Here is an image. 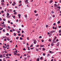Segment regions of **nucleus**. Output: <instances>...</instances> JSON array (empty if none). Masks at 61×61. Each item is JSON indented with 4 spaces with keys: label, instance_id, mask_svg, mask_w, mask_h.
Returning a JSON list of instances; mask_svg holds the SVG:
<instances>
[{
    "label": "nucleus",
    "instance_id": "3",
    "mask_svg": "<svg viewBox=\"0 0 61 61\" xmlns=\"http://www.w3.org/2000/svg\"><path fill=\"white\" fill-rule=\"evenodd\" d=\"M55 41L54 40H53V42L52 43H56V41Z\"/></svg>",
    "mask_w": 61,
    "mask_h": 61
},
{
    "label": "nucleus",
    "instance_id": "19",
    "mask_svg": "<svg viewBox=\"0 0 61 61\" xmlns=\"http://www.w3.org/2000/svg\"><path fill=\"white\" fill-rule=\"evenodd\" d=\"M8 28L9 29H10V28H11V27H10V26H9L8 27Z\"/></svg>",
    "mask_w": 61,
    "mask_h": 61
},
{
    "label": "nucleus",
    "instance_id": "41",
    "mask_svg": "<svg viewBox=\"0 0 61 61\" xmlns=\"http://www.w3.org/2000/svg\"><path fill=\"white\" fill-rule=\"evenodd\" d=\"M46 50V49H44V48H43V51H44V50Z\"/></svg>",
    "mask_w": 61,
    "mask_h": 61
},
{
    "label": "nucleus",
    "instance_id": "49",
    "mask_svg": "<svg viewBox=\"0 0 61 61\" xmlns=\"http://www.w3.org/2000/svg\"><path fill=\"white\" fill-rule=\"evenodd\" d=\"M3 48H5V46H3Z\"/></svg>",
    "mask_w": 61,
    "mask_h": 61
},
{
    "label": "nucleus",
    "instance_id": "50",
    "mask_svg": "<svg viewBox=\"0 0 61 61\" xmlns=\"http://www.w3.org/2000/svg\"><path fill=\"white\" fill-rule=\"evenodd\" d=\"M41 42H44V41L42 39L41 40Z\"/></svg>",
    "mask_w": 61,
    "mask_h": 61
},
{
    "label": "nucleus",
    "instance_id": "42",
    "mask_svg": "<svg viewBox=\"0 0 61 61\" xmlns=\"http://www.w3.org/2000/svg\"><path fill=\"white\" fill-rule=\"evenodd\" d=\"M3 21H5V20H5V19H3Z\"/></svg>",
    "mask_w": 61,
    "mask_h": 61
},
{
    "label": "nucleus",
    "instance_id": "58",
    "mask_svg": "<svg viewBox=\"0 0 61 61\" xmlns=\"http://www.w3.org/2000/svg\"><path fill=\"white\" fill-rule=\"evenodd\" d=\"M21 26H22V27H24V25H21Z\"/></svg>",
    "mask_w": 61,
    "mask_h": 61
},
{
    "label": "nucleus",
    "instance_id": "9",
    "mask_svg": "<svg viewBox=\"0 0 61 61\" xmlns=\"http://www.w3.org/2000/svg\"><path fill=\"white\" fill-rule=\"evenodd\" d=\"M57 26H55V28L54 29H55V30H56V28H57Z\"/></svg>",
    "mask_w": 61,
    "mask_h": 61
},
{
    "label": "nucleus",
    "instance_id": "59",
    "mask_svg": "<svg viewBox=\"0 0 61 61\" xmlns=\"http://www.w3.org/2000/svg\"><path fill=\"white\" fill-rule=\"evenodd\" d=\"M0 21H2V18H0Z\"/></svg>",
    "mask_w": 61,
    "mask_h": 61
},
{
    "label": "nucleus",
    "instance_id": "57",
    "mask_svg": "<svg viewBox=\"0 0 61 61\" xmlns=\"http://www.w3.org/2000/svg\"><path fill=\"white\" fill-rule=\"evenodd\" d=\"M9 55L10 56H11V54H9Z\"/></svg>",
    "mask_w": 61,
    "mask_h": 61
},
{
    "label": "nucleus",
    "instance_id": "63",
    "mask_svg": "<svg viewBox=\"0 0 61 61\" xmlns=\"http://www.w3.org/2000/svg\"><path fill=\"white\" fill-rule=\"evenodd\" d=\"M39 50H41V48H39Z\"/></svg>",
    "mask_w": 61,
    "mask_h": 61
},
{
    "label": "nucleus",
    "instance_id": "34",
    "mask_svg": "<svg viewBox=\"0 0 61 61\" xmlns=\"http://www.w3.org/2000/svg\"><path fill=\"white\" fill-rule=\"evenodd\" d=\"M1 2H5L4 0H1Z\"/></svg>",
    "mask_w": 61,
    "mask_h": 61
},
{
    "label": "nucleus",
    "instance_id": "4",
    "mask_svg": "<svg viewBox=\"0 0 61 61\" xmlns=\"http://www.w3.org/2000/svg\"><path fill=\"white\" fill-rule=\"evenodd\" d=\"M59 45V42H58L57 43V44L56 45L57 46H58Z\"/></svg>",
    "mask_w": 61,
    "mask_h": 61
},
{
    "label": "nucleus",
    "instance_id": "43",
    "mask_svg": "<svg viewBox=\"0 0 61 61\" xmlns=\"http://www.w3.org/2000/svg\"><path fill=\"white\" fill-rule=\"evenodd\" d=\"M53 17H55V15H53Z\"/></svg>",
    "mask_w": 61,
    "mask_h": 61
},
{
    "label": "nucleus",
    "instance_id": "47",
    "mask_svg": "<svg viewBox=\"0 0 61 61\" xmlns=\"http://www.w3.org/2000/svg\"><path fill=\"white\" fill-rule=\"evenodd\" d=\"M2 57V55H0V58H1Z\"/></svg>",
    "mask_w": 61,
    "mask_h": 61
},
{
    "label": "nucleus",
    "instance_id": "55",
    "mask_svg": "<svg viewBox=\"0 0 61 61\" xmlns=\"http://www.w3.org/2000/svg\"><path fill=\"white\" fill-rule=\"evenodd\" d=\"M21 5H22V4H21L20 5H19V6H21Z\"/></svg>",
    "mask_w": 61,
    "mask_h": 61
},
{
    "label": "nucleus",
    "instance_id": "61",
    "mask_svg": "<svg viewBox=\"0 0 61 61\" xmlns=\"http://www.w3.org/2000/svg\"><path fill=\"white\" fill-rule=\"evenodd\" d=\"M15 52L16 53H17V50H16V51H15Z\"/></svg>",
    "mask_w": 61,
    "mask_h": 61
},
{
    "label": "nucleus",
    "instance_id": "44",
    "mask_svg": "<svg viewBox=\"0 0 61 61\" xmlns=\"http://www.w3.org/2000/svg\"><path fill=\"white\" fill-rule=\"evenodd\" d=\"M39 46V45H37L36 46L37 47H38V46Z\"/></svg>",
    "mask_w": 61,
    "mask_h": 61
},
{
    "label": "nucleus",
    "instance_id": "24",
    "mask_svg": "<svg viewBox=\"0 0 61 61\" xmlns=\"http://www.w3.org/2000/svg\"><path fill=\"white\" fill-rule=\"evenodd\" d=\"M46 27H48V25H46Z\"/></svg>",
    "mask_w": 61,
    "mask_h": 61
},
{
    "label": "nucleus",
    "instance_id": "26",
    "mask_svg": "<svg viewBox=\"0 0 61 61\" xmlns=\"http://www.w3.org/2000/svg\"><path fill=\"white\" fill-rule=\"evenodd\" d=\"M14 15H15L16 14H17V12H14Z\"/></svg>",
    "mask_w": 61,
    "mask_h": 61
},
{
    "label": "nucleus",
    "instance_id": "15",
    "mask_svg": "<svg viewBox=\"0 0 61 61\" xmlns=\"http://www.w3.org/2000/svg\"><path fill=\"white\" fill-rule=\"evenodd\" d=\"M16 35V34H15V33H14V34L13 35V36H15Z\"/></svg>",
    "mask_w": 61,
    "mask_h": 61
},
{
    "label": "nucleus",
    "instance_id": "10",
    "mask_svg": "<svg viewBox=\"0 0 61 61\" xmlns=\"http://www.w3.org/2000/svg\"><path fill=\"white\" fill-rule=\"evenodd\" d=\"M1 5H4V3L3 2H2L1 3Z\"/></svg>",
    "mask_w": 61,
    "mask_h": 61
},
{
    "label": "nucleus",
    "instance_id": "46",
    "mask_svg": "<svg viewBox=\"0 0 61 61\" xmlns=\"http://www.w3.org/2000/svg\"><path fill=\"white\" fill-rule=\"evenodd\" d=\"M49 41H51V39H49Z\"/></svg>",
    "mask_w": 61,
    "mask_h": 61
},
{
    "label": "nucleus",
    "instance_id": "27",
    "mask_svg": "<svg viewBox=\"0 0 61 61\" xmlns=\"http://www.w3.org/2000/svg\"><path fill=\"white\" fill-rule=\"evenodd\" d=\"M34 12L35 13H36V10H34Z\"/></svg>",
    "mask_w": 61,
    "mask_h": 61
},
{
    "label": "nucleus",
    "instance_id": "36",
    "mask_svg": "<svg viewBox=\"0 0 61 61\" xmlns=\"http://www.w3.org/2000/svg\"><path fill=\"white\" fill-rule=\"evenodd\" d=\"M46 55H45V53H43V55L44 56H45Z\"/></svg>",
    "mask_w": 61,
    "mask_h": 61
},
{
    "label": "nucleus",
    "instance_id": "21",
    "mask_svg": "<svg viewBox=\"0 0 61 61\" xmlns=\"http://www.w3.org/2000/svg\"><path fill=\"white\" fill-rule=\"evenodd\" d=\"M20 40H22L23 39V38H22L21 37H20Z\"/></svg>",
    "mask_w": 61,
    "mask_h": 61
},
{
    "label": "nucleus",
    "instance_id": "11",
    "mask_svg": "<svg viewBox=\"0 0 61 61\" xmlns=\"http://www.w3.org/2000/svg\"><path fill=\"white\" fill-rule=\"evenodd\" d=\"M7 39V40H8V41H10V40H9V38H8Z\"/></svg>",
    "mask_w": 61,
    "mask_h": 61
},
{
    "label": "nucleus",
    "instance_id": "35",
    "mask_svg": "<svg viewBox=\"0 0 61 61\" xmlns=\"http://www.w3.org/2000/svg\"><path fill=\"white\" fill-rule=\"evenodd\" d=\"M18 15L19 16V17H20V16H21V15L19 14Z\"/></svg>",
    "mask_w": 61,
    "mask_h": 61
},
{
    "label": "nucleus",
    "instance_id": "54",
    "mask_svg": "<svg viewBox=\"0 0 61 61\" xmlns=\"http://www.w3.org/2000/svg\"><path fill=\"white\" fill-rule=\"evenodd\" d=\"M52 31L53 32V33H54L55 32H56V30H52Z\"/></svg>",
    "mask_w": 61,
    "mask_h": 61
},
{
    "label": "nucleus",
    "instance_id": "25",
    "mask_svg": "<svg viewBox=\"0 0 61 61\" xmlns=\"http://www.w3.org/2000/svg\"><path fill=\"white\" fill-rule=\"evenodd\" d=\"M36 50L37 51H38V49H36Z\"/></svg>",
    "mask_w": 61,
    "mask_h": 61
},
{
    "label": "nucleus",
    "instance_id": "7",
    "mask_svg": "<svg viewBox=\"0 0 61 61\" xmlns=\"http://www.w3.org/2000/svg\"><path fill=\"white\" fill-rule=\"evenodd\" d=\"M60 21H59L57 22V24H60Z\"/></svg>",
    "mask_w": 61,
    "mask_h": 61
},
{
    "label": "nucleus",
    "instance_id": "48",
    "mask_svg": "<svg viewBox=\"0 0 61 61\" xmlns=\"http://www.w3.org/2000/svg\"><path fill=\"white\" fill-rule=\"evenodd\" d=\"M53 25H56V23H54V24H53Z\"/></svg>",
    "mask_w": 61,
    "mask_h": 61
},
{
    "label": "nucleus",
    "instance_id": "5",
    "mask_svg": "<svg viewBox=\"0 0 61 61\" xmlns=\"http://www.w3.org/2000/svg\"><path fill=\"white\" fill-rule=\"evenodd\" d=\"M2 26L4 28L5 27V24H3L2 25Z\"/></svg>",
    "mask_w": 61,
    "mask_h": 61
},
{
    "label": "nucleus",
    "instance_id": "20",
    "mask_svg": "<svg viewBox=\"0 0 61 61\" xmlns=\"http://www.w3.org/2000/svg\"><path fill=\"white\" fill-rule=\"evenodd\" d=\"M42 59H43V57H41L40 58V60H42Z\"/></svg>",
    "mask_w": 61,
    "mask_h": 61
},
{
    "label": "nucleus",
    "instance_id": "23",
    "mask_svg": "<svg viewBox=\"0 0 61 61\" xmlns=\"http://www.w3.org/2000/svg\"><path fill=\"white\" fill-rule=\"evenodd\" d=\"M24 36L23 35H21V37H24Z\"/></svg>",
    "mask_w": 61,
    "mask_h": 61
},
{
    "label": "nucleus",
    "instance_id": "8",
    "mask_svg": "<svg viewBox=\"0 0 61 61\" xmlns=\"http://www.w3.org/2000/svg\"><path fill=\"white\" fill-rule=\"evenodd\" d=\"M6 59H7L8 58H10V57H8H8H6Z\"/></svg>",
    "mask_w": 61,
    "mask_h": 61
},
{
    "label": "nucleus",
    "instance_id": "1",
    "mask_svg": "<svg viewBox=\"0 0 61 61\" xmlns=\"http://www.w3.org/2000/svg\"><path fill=\"white\" fill-rule=\"evenodd\" d=\"M34 44H36V40H34Z\"/></svg>",
    "mask_w": 61,
    "mask_h": 61
},
{
    "label": "nucleus",
    "instance_id": "33",
    "mask_svg": "<svg viewBox=\"0 0 61 61\" xmlns=\"http://www.w3.org/2000/svg\"><path fill=\"white\" fill-rule=\"evenodd\" d=\"M48 56H48H48H50V54H48Z\"/></svg>",
    "mask_w": 61,
    "mask_h": 61
},
{
    "label": "nucleus",
    "instance_id": "30",
    "mask_svg": "<svg viewBox=\"0 0 61 61\" xmlns=\"http://www.w3.org/2000/svg\"><path fill=\"white\" fill-rule=\"evenodd\" d=\"M25 17H27V15H25Z\"/></svg>",
    "mask_w": 61,
    "mask_h": 61
},
{
    "label": "nucleus",
    "instance_id": "2",
    "mask_svg": "<svg viewBox=\"0 0 61 61\" xmlns=\"http://www.w3.org/2000/svg\"><path fill=\"white\" fill-rule=\"evenodd\" d=\"M25 2L26 4H28V1L27 0L25 1Z\"/></svg>",
    "mask_w": 61,
    "mask_h": 61
},
{
    "label": "nucleus",
    "instance_id": "16",
    "mask_svg": "<svg viewBox=\"0 0 61 61\" xmlns=\"http://www.w3.org/2000/svg\"><path fill=\"white\" fill-rule=\"evenodd\" d=\"M37 61H39V58H38L37 59Z\"/></svg>",
    "mask_w": 61,
    "mask_h": 61
},
{
    "label": "nucleus",
    "instance_id": "28",
    "mask_svg": "<svg viewBox=\"0 0 61 61\" xmlns=\"http://www.w3.org/2000/svg\"><path fill=\"white\" fill-rule=\"evenodd\" d=\"M51 45L52 46H54V44H53V43H51Z\"/></svg>",
    "mask_w": 61,
    "mask_h": 61
},
{
    "label": "nucleus",
    "instance_id": "39",
    "mask_svg": "<svg viewBox=\"0 0 61 61\" xmlns=\"http://www.w3.org/2000/svg\"><path fill=\"white\" fill-rule=\"evenodd\" d=\"M13 3L14 4V5H15V2L14 1L13 2Z\"/></svg>",
    "mask_w": 61,
    "mask_h": 61
},
{
    "label": "nucleus",
    "instance_id": "40",
    "mask_svg": "<svg viewBox=\"0 0 61 61\" xmlns=\"http://www.w3.org/2000/svg\"><path fill=\"white\" fill-rule=\"evenodd\" d=\"M6 35L7 36H8V35H9V34H8V33H6Z\"/></svg>",
    "mask_w": 61,
    "mask_h": 61
},
{
    "label": "nucleus",
    "instance_id": "62",
    "mask_svg": "<svg viewBox=\"0 0 61 61\" xmlns=\"http://www.w3.org/2000/svg\"><path fill=\"white\" fill-rule=\"evenodd\" d=\"M14 55H17V54L16 53H15L14 54Z\"/></svg>",
    "mask_w": 61,
    "mask_h": 61
},
{
    "label": "nucleus",
    "instance_id": "53",
    "mask_svg": "<svg viewBox=\"0 0 61 61\" xmlns=\"http://www.w3.org/2000/svg\"><path fill=\"white\" fill-rule=\"evenodd\" d=\"M13 25L14 27H15L16 26H15V25Z\"/></svg>",
    "mask_w": 61,
    "mask_h": 61
},
{
    "label": "nucleus",
    "instance_id": "32",
    "mask_svg": "<svg viewBox=\"0 0 61 61\" xmlns=\"http://www.w3.org/2000/svg\"><path fill=\"white\" fill-rule=\"evenodd\" d=\"M19 38V37H16V39H18Z\"/></svg>",
    "mask_w": 61,
    "mask_h": 61
},
{
    "label": "nucleus",
    "instance_id": "56",
    "mask_svg": "<svg viewBox=\"0 0 61 61\" xmlns=\"http://www.w3.org/2000/svg\"><path fill=\"white\" fill-rule=\"evenodd\" d=\"M15 15H14L13 17V18H14V19H15Z\"/></svg>",
    "mask_w": 61,
    "mask_h": 61
},
{
    "label": "nucleus",
    "instance_id": "29",
    "mask_svg": "<svg viewBox=\"0 0 61 61\" xmlns=\"http://www.w3.org/2000/svg\"><path fill=\"white\" fill-rule=\"evenodd\" d=\"M59 33H61V30H60L59 31Z\"/></svg>",
    "mask_w": 61,
    "mask_h": 61
},
{
    "label": "nucleus",
    "instance_id": "12",
    "mask_svg": "<svg viewBox=\"0 0 61 61\" xmlns=\"http://www.w3.org/2000/svg\"><path fill=\"white\" fill-rule=\"evenodd\" d=\"M7 16H9V13H7Z\"/></svg>",
    "mask_w": 61,
    "mask_h": 61
},
{
    "label": "nucleus",
    "instance_id": "22",
    "mask_svg": "<svg viewBox=\"0 0 61 61\" xmlns=\"http://www.w3.org/2000/svg\"><path fill=\"white\" fill-rule=\"evenodd\" d=\"M17 56H20V54H17Z\"/></svg>",
    "mask_w": 61,
    "mask_h": 61
},
{
    "label": "nucleus",
    "instance_id": "13",
    "mask_svg": "<svg viewBox=\"0 0 61 61\" xmlns=\"http://www.w3.org/2000/svg\"><path fill=\"white\" fill-rule=\"evenodd\" d=\"M6 17L7 18H10V16H7Z\"/></svg>",
    "mask_w": 61,
    "mask_h": 61
},
{
    "label": "nucleus",
    "instance_id": "64",
    "mask_svg": "<svg viewBox=\"0 0 61 61\" xmlns=\"http://www.w3.org/2000/svg\"><path fill=\"white\" fill-rule=\"evenodd\" d=\"M58 27H59V28H61V26H59Z\"/></svg>",
    "mask_w": 61,
    "mask_h": 61
},
{
    "label": "nucleus",
    "instance_id": "31",
    "mask_svg": "<svg viewBox=\"0 0 61 61\" xmlns=\"http://www.w3.org/2000/svg\"><path fill=\"white\" fill-rule=\"evenodd\" d=\"M18 36H21V34H18Z\"/></svg>",
    "mask_w": 61,
    "mask_h": 61
},
{
    "label": "nucleus",
    "instance_id": "14",
    "mask_svg": "<svg viewBox=\"0 0 61 61\" xmlns=\"http://www.w3.org/2000/svg\"><path fill=\"white\" fill-rule=\"evenodd\" d=\"M1 13H3L4 12V11H3V10H2L1 11Z\"/></svg>",
    "mask_w": 61,
    "mask_h": 61
},
{
    "label": "nucleus",
    "instance_id": "52",
    "mask_svg": "<svg viewBox=\"0 0 61 61\" xmlns=\"http://www.w3.org/2000/svg\"><path fill=\"white\" fill-rule=\"evenodd\" d=\"M39 38H42V36H40L39 37Z\"/></svg>",
    "mask_w": 61,
    "mask_h": 61
},
{
    "label": "nucleus",
    "instance_id": "45",
    "mask_svg": "<svg viewBox=\"0 0 61 61\" xmlns=\"http://www.w3.org/2000/svg\"><path fill=\"white\" fill-rule=\"evenodd\" d=\"M3 31L4 32H5V30L4 29H3Z\"/></svg>",
    "mask_w": 61,
    "mask_h": 61
},
{
    "label": "nucleus",
    "instance_id": "60",
    "mask_svg": "<svg viewBox=\"0 0 61 61\" xmlns=\"http://www.w3.org/2000/svg\"><path fill=\"white\" fill-rule=\"evenodd\" d=\"M54 5H55V7H56V4H54Z\"/></svg>",
    "mask_w": 61,
    "mask_h": 61
},
{
    "label": "nucleus",
    "instance_id": "51",
    "mask_svg": "<svg viewBox=\"0 0 61 61\" xmlns=\"http://www.w3.org/2000/svg\"><path fill=\"white\" fill-rule=\"evenodd\" d=\"M3 29V28H1V29H0V30H1L2 29Z\"/></svg>",
    "mask_w": 61,
    "mask_h": 61
},
{
    "label": "nucleus",
    "instance_id": "18",
    "mask_svg": "<svg viewBox=\"0 0 61 61\" xmlns=\"http://www.w3.org/2000/svg\"><path fill=\"white\" fill-rule=\"evenodd\" d=\"M44 45H41V47H44Z\"/></svg>",
    "mask_w": 61,
    "mask_h": 61
},
{
    "label": "nucleus",
    "instance_id": "38",
    "mask_svg": "<svg viewBox=\"0 0 61 61\" xmlns=\"http://www.w3.org/2000/svg\"><path fill=\"white\" fill-rule=\"evenodd\" d=\"M10 32H13V31L11 30H10Z\"/></svg>",
    "mask_w": 61,
    "mask_h": 61
},
{
    "label": "nucleus",
    "instance_id": "6",
    "mask_svg": "<svg viewBox=\"0 0 61 61\" xmlns=\"http://www.w3.org/2000/svg\"><path fill=\"white\" fill-rule=\"evenodd\" d=\"M52 2H53V0H51V1H50V3L51 4V3H52Z\"/></svg>",
    "mask_w": 61,
    "mask_h": 61
},
{
    "label": "nucleus",
    "instance_id": "17",
    "mask_svg": "<svg viewBox=\"0 0 61 61\" xmlns=\"http://www.w3.org/2000/svg\"><path fill=\"white\" fill-rule=\"evenodd\" d=\"M57 8H59V9H60V6H59L57 7Z\"/></svg>",
    "mask_w": 61,
    "mask_h": 61
},
{
    "label": "nucleus",
    "instance_id": "37",
    "mask_svg": "<svg viewBox=\"0 0 61 61\" xmlns=\"http://www.w3.org/2000/svg\"><path fill=\"white\" fill-rule=\"evenodd\" d=\"M23 50H25H25H26V49L25 48L24 49H23Z\"/></svg>",
    "mask_w": 61,
    "mask_h": 61
}]
</instances>
